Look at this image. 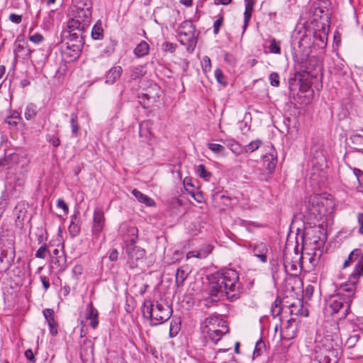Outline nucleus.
<instances>
[{"instance_id":"f257e3e1","label":"nucleus","mask_w":363,"mask_h":363,"mask_svg":"<svg viewBox=\"0 0 363 363\" xmlns=\"http://www.w3.org/2000/svg\"><path fill=\"white\" fill-rule=\"evenodd\" d=\"M208 279V291L211 297L218 299L225 298L230 301L240 298L242 285L235 270L228 269L217 272L212 274Z\"/></svg>"},{"instance_id":"f03ea898","label":"nucleus","mask_w":363,"mask_h":363,"mask_svg":"<svg viewBox=\"0 0 363 363\" xmlns=\"http://www.w3.org/2000/svg\"><path fill=\"white\" fill-rule=\"evenodd\" d=\"M6 166L5 189L10 197H18L25 183L28 160L23 153L12 152L3 158Z\"/></svg>"},{"instance_id":"7ed1b4c3","label":"nucleus","mask_w":363,"mask_h":363,"mask_svg":"<svg viewBox=\"0 0 363 363\" xmlns=\"http://www.w3.org/2000/svg\"><path fill=\"white\" fill-rule=\"evenodd\" d=\"M356 286L350 282L342 284L337 294L330 296L326 302L325 310L330 314L340 313L342 316H346L352 302Z\"/></svg>"},{"instance_id":"20e7f679","label":"nucleus","mask_w":363,"mask_h":363,"mask_svg":"<svg viewBox=\"0 0 363 363\" xmlns=\"http://www.w3.org/2000/svg\"><path fill=\"white\" fill-rule=\"evenodd\" d=\"M294 48L293 57L294 60L300 64L303 63L308 57L313 45V35L311 31L304 28L295 30L293 34Z\"/></svg>"},{"instance_id":"39448f33","label":"nucleus","mask_w":363,"mask_h":363,"mask_svg":"<svg viewBox=\"0 0 363 363\" xmlns=\"http://www.w3.org/2000/svg\"><path fill=\"white\" fill-rule=\"evenodd\" d=\"M335 201L330 195L313 194L309 196L308 208L317 219L330 216L335 208Z\"/></svg>"},{"instance_id":"423d86ee","label":"nucleus","mask_w":363,"mask_h":363,"mask_svg":"<svg viewBox=\"0 0 363 363\" xmlns=\"http://www.w3.org/2000/svg\"><path fill=\"white\" fill-rule=\"evenodd\" d=\"M201 330L214 343H217L228 332L225 320L216 314H211L205 318L201 323Z\"/></svg>"},{"instance_id":"0eeeda50","label":"nucleus","mask_w":363,"mask_h":363,"mask_svg":"<svg viewBox=\"0 0 363 363\" xmlns=\"http://www.w3.org/2000/svg\"><path fill=\"white\" fill-rule=\"evenodd\" d=\"M143 315L149 318L152 325H157L167 320L172 315V308L166 304L145 303L143 308Z\"/></svg>"},{"instance_id":"6e6552de","label":"nucleus","mask_w":363,"mask_h":363,"mask_svg":"<svg viewBox=\"0 0 363 363\" xmlns=\"http://www.w3.org/2000/svg\"><path fill=\"white\" fill-rule=\"evenodd\" d=\"M315 359L318 363H337V351L334 348L333 340L330 335L318 341L315 349Z\"/></svg>"},{"instance_id":"1a4fd4ad","label":"nucleus","mask_w":363,"mask_h":363,"mask_svg":"<svg viewBox=\"0 0 363 363\" xmlns=\"http://www.w3.org/2000/svg\"><path fill=\"white\" fill-rule=\"evenodd\" d=\"M99 312L94 307L92 302H89L79 316L82 330H86L88 327L95 329L99 325Z\"/></svg>"},{"instance_id":"9d476101","label":"nucleus","mask_w":363,"mask_h":363,"mask_svg":"<svg viewBox=\"0 0 363 363\" xmlns=\"http://www.w3.org/2000/svg\"><path fill=\"white\" fill-rule=\"evenodd\" d=\"M91 8L92 4L91 0H74L72 13L75 18H79L81 20L90 23Z\"/></svg>"},{"instance_id":"9b49d317","label":"nucleus","mask_w":363,"mask_h":363,"mask_svg":"<svg viewBox=\"0 0 363 363\" xmlns=\"http://www.w3.org/2000/svg\"><path fill=\"white\" fill-rule=\"evenodd\" d=\"M138 228L124 223L119 228V233L123 237L125 245L136 243L138 239Z\"/></svg>"},{"instance_id":"f8f14e48","label":"nucleus","mask_w":363,"mask_h":363,"mask_svg":"<svg viewBox=\"0 0 363 363\" xmlns=\"http://www.w3.org/2000/svg\"><path fill=\"white\" fill-rule=\"evenodd\" d=\"M15 258V250L13 246L0 250V270L6 271L9 269Z\"/></svg>"},{"instance_id":"ddd939ff","label":"nucleus","mask_w":363,"mask_h":363,"mask_svg":"<svg viewBox=\"0 0 363 363\" xmlns=\"http://www.w3.org/2000/svg\"><path fill=\"white\" fill-rule=\"evenodd\" d=\"M105 225V216L104 211L100 208H96L94 211L92 233L99 236Z\"/></svg>"},{"instance_id":"4468645a","label":"nucleus","mask_w":363,"mask_h":363,"mask_svg":"<svg viewBox=\"0 0 363 363\" xmlns=\"http://www.w3.org/2000/svg\"><path fill=\"white\" fill-rule=\"evenodd\" d=\"M297 331V324L294 319H289L281 330V337L284 340H290L295 337Z\"/></svg>"},{"instance_id":"2eb2a0df","label":"nucleus","mask_w":363,"mask_h":363,"mask_svg":"<svg viewBox=\"0 0 363 363\" xmlns=\"http://www.w3.org/2000/svg\"><path fill=\"white\" fill-rule=\"evenodd\" d=\"M125 252L130 259H143L145 255V250L137 247L135 243L126 244Z\"/></svg>"},{"instance_id":"dca6fc26","label":"nucleus","mask_w":363,"mask_h":363,"mask_svg":"<svg viewBox=\"0 0 363 363\" xmlns=\"http://www.w3.org/2000/svg\"><path fill=\"white\" fill-rule=\"evenodd\" d=\"M89 26V22L75 18L74 16L67 22V28L70 33L75 30L82 33L88 28Z\"/></svg>"},{"instance_id":"f3484780","label":"nucleus","mask_w":363,"mask_h":363,"mask_svg":"<svg viewBox=\"0 0 363 363\" xmlns=\"http://www.w3.org/2000/svg\"><path fill=\"white\" fill-rule=\"evenodd\" d=\"M252 251L254 255L257 257L262 262H267V254L268 252V247L266 243L259 242L254 245Z\"/></svg>"},{"instance_id":"a211bd4d","label":"nucleus","mask_w":363,"mask_h":363,"mask_svg":"<svg viewBox=\"0 0 363 363\" xmlns=\"http://www.w3.org/2000/svg\"><path fill=\"white\" fill-rule=\"evenodd\" d=\"M122 72L123 69L121 66L111 67L106 74V84H113L121 77Z\"/></svg>"},{"instance_id":"6ab92c4d","label":"nucleus","mask_w":363,"mask_h":363,"mask_svg":"<svg viewBox=\"0 0 363 363\" xmlns=\"http://www.w3.org/2000/svg\"><path fill=\"white\" fill-rule=\"evenodd\" d=\"M212 248L210 245H206L197 251H190L186 254V259L191 257H196L199 259H203L211 253Z\"/></svg>"},{"instance_id":"aec40b11","label":"nucleus","mask_w":363,"mask_h":363,"mask_svg":"<svg viewBox=\"0 0 363 363\" xmlns=\"http://www.w3.org/2000/svg\"><path fill=\"white\" fill-rule=\"evenodd\" d=\"M132 194L135 199L140 203L145 204L147 206L151 207L155 206V202L148 196L143 194L136 189L132 191Z\"/></svg>"},{"instance_id":"412c9836","label":"nucleus","mask_w":363,"mask_h":363,"mask_svg":"<svg viewBox=\"0 0 363 363\" xmlns=\"http://www.w3.org/2000/svg\"><path fill=\"white\" fill-rule=\"evenodd\" d=\"M245 10L244 13V25L243 30H245L248 25V23L251 18L252 13L254 6L253 0H245Z\"/></svg>"},{"instance_id":"4be33fe9","label":"nucleus","mask_w":363,"mask_h":363,"mask_svg":"<svg viewBox=\"0 0 363 363\" xmlns=\"http://www.w3.org/2000/svg\"><path fill=\"white\" fill-rule=\"evenodd\" d=\"M263 163L264 167L269 171L272 172L277 165V157L273 153H269L263 157Z\"/></svg>"},{"instance_id":"5701e85b","label":"nucleus","mask_w":363,"mask_h":363,"mask_svg":"<svg viewBox=\"0 0 363 363\" xmlns=\"http://www.w3.org/2000/svg\"><path fill=\"white\" fill-rule=\"evenodd\" d=\"M226 145L235 155L245 152V147L233 140H227Z\"/></svg>"},{"instance_id":"b1692460","label":"nucleus","mask_w":363,"mask_h":363,"mask_svg":"<svg viewBox=\"0 0 363 363\" xmlns=\"http://www.w3.org/2000/svg\"><path fill=\"white\" fill-rule=\"evenodd\" d=\"M149 52V45L145 41H141L135 48L134 53L138 57L147 55Z\"/></svg>"},{"instance_id":"393cba45","label":"nucleus","mask_w":363,"mask_h":363,"mask_svg":"<svg viewBox=\"0 0 363 363\" xmlns=\"http://www.w3.org/2000/svg\"><path fill=\"white\" fill-rule=\"evenodd\" d=\"M70 125L72 128V133L76 137L78 135L80 127L78 123V116L76 113H72L70 115Z\"/></svg>"},{"instance_id":"a878e982","label":"nucleus","mask_w":363,"mask_h":363,"mask_svg":"<svg viewBox=\"0 0 363 363\" xmlns=\"http://www.w3.org/2000/svg\"><path fill=\"white\" fill-rule=\"evenodd\" d=\"M146 73V69L145 65H138L137 67H133L131 69L130 77L133 79H138L143 76H144Z\"/></svg>"},{"instance_id":"bb28decb","label":"nucleus","mask_w":363,"mask_h":363,"mask_svg":"<svg viewBox=\"0 0 363 363\" xmlns=\"http://www.w3.org/2000/svg\"><path fill=\"white\" fill-rule=\"evenodd\" d=\"M91 36L95 40H100L104 36V30L101 23H96L91 30Z\"/></svg>"},{"instance_id":"cd10ccee","label":"nucleus","mask_w":363,"mask_h":363,"mask_svg":"<svg viewBox=\"0 0 363 363\" xmlns=\"http://www.w3.org/2000/svg\"><path fill=\"white\" fill-rule=\"evenodd\" d=\"M269 50L273 54L281 53V42L272 38L269 40Z\"/></svg>"},{"instance_id":"c85d7f7f","label":"nucleus","mask_w":363,"mask_h":363,"mask_svg":"<svg viewBox=\"0 0 363 363\" xmlns=\"http://www.w3.org/2000/svg\"><path fill=\"white\" fill-rule=\"evenodd\" d=\"M196 174L205 180L208 181V178L211 177V173L206 169L203 164H199L196 169Z\"/></svg>"},{"instance_id":"c756f323","label":"nucleus","mask_w":363,"mask_h":363,"mask_svg":"<svg viewBox=\"0 0 363 363\" xmlns=\"http://www.w3.org/2000/svg\"><path fill=\"white\" fill-rule=\"evenodd\" d=\"M262 144V140L257 139L250 142L248 145L245 146V152H253L257 150Z\"/></svg>"},{"instance_id":"7c9ffc66","label":"nucleus","mask_w":363,"mask_h":363,"mask_svg":"<svg viewBox=\"0 0 363 363\" xmlns=\"http://www.w3.org/2000/svg\"><path fill=\"white\" fill-rule=\"evenodd\" d=\"M64 52L65 54H67L74 59H75L78 57L79 54V46L67 44L66 50H65Z\"/></svg>"},{"instance_id":"2f4dec72","label":"nucleus","mask_w":363,"mask_h":363,"mask_svg":"<svg viewBox=\"0 0 363 363\" xmlns=\"http://www.w3.org/2000/svg\"><path fill=\"white\" fill-rule=\"evenodd\" d=\"M313 44L318 48H323L326 45V37L325 33L323 35L315 33L313 35Z\"/></svg>"},{"instance_id":"473e14b6","label":"nucleus","mask_w":363,"mask_h":363,"mask_svg":"<svg viewBox=\"0 0 363 363\" xmlns=\"http://www.w3.org/2000/svg\"><path fill=\"white\" fill-rule=\"evenodd\" d=\"M24 115L27 120L33 118L36 115V106L33 104L28 105L26 108Z\"/></svg>"},{"instance_id":"72a5a7b5","label":"nucleus","mask_w":363,"mask_h":363,"mask_svg":"<svg viewBox=\"0 0 363 363\" xmlns=\"http://www.w3.org/2000/svg\"><path fill=\"white\" fill-rule=\"evenodd\" d=\"M75 221L76 218H72L71 223L69 226V231L72 236H76L80 231V228L78 224L75 223Z\"/></svg>"},{"instance_id":"f704fd0d","label":"nucleus","mask_w":363,"mask_h":363,"mask_svg":"<svg viewBox=\"0 0 363 363\" xmlns=\"http://www.w3.org/2000/svg\"><path fill=\"white\" fill-rule=\"evenodd\" d=\"M214 74H215V77L219 84H220L223 86L227 85V82L225 80V76L220 69H216L215 70Z\"/></svg>"},{"instance_id":"c9c22d12","label":"nucleus","mask_w":363,"mask_h":363,"mask_svg":"<svg viewBox=\"0 0 363 363\" xmlns=\"http://www.w3.org/2000/svg\"><path fill=\"white\" fill-rule=\"evenodd\" d=\"M208 147L215 154H220L225 150L223 145L216 143H208Z\"/></svg>"},{"instance_id":"e433bc0d","label":"nucleus","mask_w":363,"mask_h":363,"mask_svg":"<svg viewBox=\"0 0 363 363\" xmlns=\"http://www.w3.org/2000/svg\"><path fill=\"white\" fill-rule=\"evenodd\" d=\"M179 329V325L177 323V322L176 320L172 321L169 327L170 337H175L177 335Z\"/></svg>"},{"instance_id":"4c0bfd02","label":"nucleus","mask_w":363,"mask_h":363,"mask_svg":"<svg viewBox=\"0 0 363 363\" xmlns=\"http://www.w3.org/2000/svg\"><path fill=\"white\" fill-rule=\"evenodd\" d=\"M43 315L47 323L52 322L55 320L54 311L51 308H45L43 311Z\"/></svg>"},{"instance_id":"58836bf2","label":"nucleus","mask_w":363,"mask_h":363,"mask_svg":"<svg viewBox=\"0 0 363 363\" xmlns=\"http://www.w3.org/2000/svg\"><path fill=\"white\" fill-rule=\"evenodd\" d=\"M269 79L270 84L273 86H278L279 85V75L277 72H272L269 74Z\"/></svg>"},{"instance_id":"ea45409f","label":"nucleus","mask_w":363,"mask_h":363,"mask_svg":"<svg viewBox=\"0 0 363 363\" xmlns=\"http://www.w3.org/2000/svg\"><path fill=\"white\" fill-rule=\"evenodd\" d=\"M359 340V335H352L351 336H350L347 341H346V345L348 347H354L356 343L358 342Z\"/></svg>"},{"instance_id":"a19ab883","label":"nucleus","mask_w":363,"mask_h":363,"mask_svg":"<svg viewBox=\"0 0 363 363\" xmlns=\"http://www.w3.org/2000/svg\"><path fill=\"white\" fill-rule=\"evenodd\" d=\"M176 47L175 44L169 42H164L162 45L163 51L169 52H174Z\"/></svg>"},{"instance_id":"79ce46f5","label":"nucleus","mask_w":363,"mask_h":363,"mask_svg":"<svg viewBox=\"0 0 363 363\" xmlns=\"http://www.w3.org/2000/svg\"><path fill=\"white\" fill-rule=\"evenodd\" d=\"M47 140L55 147H57L60 145V140L59 138L54 135H48L47 136Z\"/></svg>"},{"instance_id":"37998d69","label":"nucleus","mask_w":363,"mask_h":363,"mask_svg":"<svg viewBox=\"0 0 363 363\" xmlns=\"http://www.w3.org/2000/svg\"><path fill=\"white\" fill-rule=\"evenodd\" d=\"M57 206L62 209L64 214L65 215H67L69 212V208H68V206L67 204L65 202V201L62 199H59L57 201Z\"/></svg>"},{"instance_id":"c03bdc74","label":"nucleus","mask_w":363,"mask_h":363,"mask_svg":"<svg viewBox=\"0 0 363 363\" xmlns=\"http://www.w3.org/2000/svg\"><path fill=\"white\" fill-rule=\"evenodd\" d=\"M28 38L35 44H39L44 40L43 36L40 33H35L33 35H29Z\"/></svg>"},{"instance_id":"a18cd8bd","label":"nucleus","mask_w":363,"mask_h":363,"mask_svg":"<svg viewBox=\"0 0 363 363\" xmlns=\"http://www.w3.org/2000/svg\"><path fill=\"white\" fill-rule=\"evenodd\" d=\"M48 325L50 328V333L52 336H55L57 335V323L55 320L52 322L48 323Z\"/></svg>"},{"instance_id":"49530a36","label":"nucleus","mask_w":363,"mask_h":363,"mask_svg":"<svg viewBox=\"0 0 363 363\" xmlns=\"http://www.w3.org/2000/svg\"><path fill=\"white\" fill-rule=\"evenodd\" d=\"M115 45L113 41H111L109 45L103 50V55L106 56L111 55L114 52Z\"/></svg>"},{"instance_id":"de8ad7c7","label":"nucleus","mask_w":363,"mask_h":363,"mask_svg":"<svg viewBox=\"0 0 363 363\" xmlns=\"http://www.w3.org/2000/svg\"><path fill=\"white\" fill-rule=\"evenodd\" d=\"M203 69L204 72H208L211 70V60L208 57L204 56L202 60Z\"/></svg>"},{"instance_id":"09e8293b","label":"nucleus","mask_w":363,"mask_h":363,"mask_svg":"<svg viewBox=\"0 0 363 363\" xmlns=\"http://www.w3.org/2000/svg\"><path fill=\"white\" fill-rule=\"evenodd\" d=\"M47 251L46 245H42L35 252V257L40 259L45 258V252Z\"/></svg>"},{"instance_id":"8fccbe9b","label":"nucleus","mask_w":363,"mask_h":363,"mask_svg":"<svg viewBox=\"0 0 363 363\" xmlns=\"http://www.w3.org/2000/svg\"><path fill=\"white\" fill-rule=\"evenodd\" d=\"M183 184H184V189H186V191H188L189 194L192 191L191 190V188H192L194 186V185L192 184V181H191V178L185 177L183 181Z\"/></svg>"},{"instance_id":"3c124183","label":"nucleus","mask_w":363,"mask_h":363,"mask_svg":"<svg viewBox=\"0 0 363 363\" xmlns=\"http://www.w3.org/2000/svg\"><path fill=\"white\" fill-rule=\"evenodd\" d=\"M223 16L219 17L216 19L213 23V33L214 34H218L220 30V28L223 23Z\"/></svg>"},{"instance_id":"603ef678","label":"nucleus","mask_w":363,"mask_h":363,"mask_svg":"<svg viewBox=\"0 0 363 363\" xmlns=\"http://www.w3.org/2000/svg\"><path fill=\"white\" fill-rule=\"evenodd\" d=\"M24 48H25L23 45L19 43L18 41L16 42L13 53L16 58L19 57L20 53L24 50Z\"/></svg>"},{"instance_id":"864d4df0","label":"nucleus","mask_w":363,"mask_h":363,"mask_svg":"<svg viewBox=\"0 0 363 363\" xmlns=\"http://www.w3.org/2000/svg\"><path fill=\"white\" fill-rule=\"evenodd\" d=\"M242 225L249 231L251 230L252 228H260L262 226L260 224L252 221H243Z\"/></svg>"},{"instance_id":"5fc2aeb1","label":"nucleus","mask_w":363,"mask_h":363,"mask_svg":"<svg viewBox=\"0 0 363 363\" xmlns=\"http://www.w3.org/2000/svg\"><path fill=\"white\" fill-rule=\"evenodd\" d=\"M357 223L359 225L358 232L363 234V213H359L357 214Z\"/></svg>"},{"instance_id":"6e6d98bb","label":"nucleus","mask_w":363,"mask_h":363,"mask_svg":"<svg viewBox=\"0 0 363 363\" xmlns=\"http://www.w3.org/2000/svg\"><path fill=\"white\" fill-rule=\"evenodd\" d=\"M189 194L196 200L198 203H202L203 201V196L200 192H194L193 191Z\"/></svg>"},{"instance_id":"4d7b16f0","label":"nucleus","mask_w":363,"mask_h":363,"mask_svg":"<svg viewBox=\"0 0 363 363\" xmlns=\"http://www.w3.org/2000/svg\"><path fill=\"white\" fill-rule=\"evenodd\" d=\"M351 140L354 144H363V136L359 134H354L351 137Z\"/></svg>"},{"instance_id":"13d9d810","label":"nucleus","mask_w":363,"mask_h":363,"mask_svg":"<svg viewBox=\"0 0 363 363\" xmlns=\"http://www.w3.org/2000/svg\"><path fill=\"white\" fill-rule=\"evenodd\" d=\"M9 20L13 22V23H20L21 22V20H22V16L21 15H18V14H15V13H11L10 14L9 16Z\"/></svg>"},{"instance_id":"bf43d9fd","label":"nucleus","mask_w":363,"mask_h":363,"mask_svg":"<svg viewBox=\"0 0 363 363\" xmlns=\"http://www.w3.org/2000/svg\"><path fill=\"white\" fill-rule=\"evenodd\" d=\"M352 274L354 277L363 276V264L357 266Z\"/></svg>"},{"instance_id":"052dcab7","label":"nucleus","mask_w":363,"mask_h":363,"mask_svg":"<svg viewBox=\"0 0 363 363\" xmlns=\"http://www.w3.org/2000/svg\"><path fill=\"white\" fill-rule=\"evenodd\" d=\"M264 347V342L262 340H259L257 342L255 348L254 350V355H259L260 354V350Z\"/></svg>"},{"instance_id":"680f3d73","label":"nucleus","mask_w":363,"mask_h":363,"mask_svg":"<svg viewBox=\"0 0 363 363\" xmlns=\"http://www.w3.org/2000/svg\"><path fill=\"white\" fill-rule=\"evenodd\" d=\"M357 250H353L349 255L348 258L345 261L344 264H343V267L344 268H346L347 267L351 261L352 260L353 257L354 255H357Z\"/></svg>"},{"instance_id":"e2e57ef3","label":"nucleus","mask_w":363,"mask_h":363,"mask_svg":"<svg viewBox=\"0 0 363 363\" xmlns=\"http://www.w3.org/2000/svg\"><path fill=\"white\" fill-rule=\"evenodd\" d=\"M40 281L43 286L44 289L46 291L50 287V282L48 278H47L45 276H41L40 277Z\"/></svg>"},{"instance_id":"0e129e2a","label":"nucleus","mask_w":363,"mask_h":363,"mask_svg":"<svg viewBox=\"0 0 363 363\" xmlns=\"http://www.w3.org/2000/svg\"><path fill=\"white\" fill-rule=\"evenodd\" d=\"M284 268L286 271L291 270V271H296V265L294 264H291L290 262H288L287 261H285L284 263Z\"/></svg>"},{"instance_id":"69168bd1","label":"nucleus","mask_w":363,"mask_h":363,"mask_svg":"<svg viewBox=\"0 0 363 363\" xmlns=\"http://www.w3.org/2000/svg\"><path fill=\"white\" fill-rule=\"evenodd\" d=\"M61 253L60 250H58V249H55L52 252V254L53 255H55L57 257V260H56V262H58L60 263L62 259H64V256L63 255H62V257H60V254Z\"/></svg>"},{"instance_id":"338daca9","label":"nucleus","mask_w":363,"mask_h":363,"mask_svg":"<svg viewBox=\"0 0 363 363\" xmlns=\"http://www.w3.org/2000/svg\"><path fill=\"white\" fill-rule=\"evenodd\" d=\"M25 356L28 360L33 361L34 359V355L30 349L26 350Z\"/></svg>"},{"instance_id":"774afa93","label":"nucleus","mask_w":363,"mask_h":363,"mask_svg":"<svg viewBox=\"0 0 363 363\" xmlns=\"http://www.w3.org/2000/svg\"><path fill=\"white\" fill-rule=\"evenodd\" d=\"M118 252L116 250H112L109 254V259L111 261H115L118 258Z\"/></svg>"}]
</instances>
